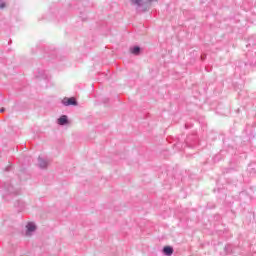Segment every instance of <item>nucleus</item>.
Returning a JSON list of instances; mask_svg holds the SVG:
<instances>
[{
    "mask_svg": "<svg viewBox=\"0 0 256 256\" xmlns=\"http://www.w3.org/2000/svg\"><path fill=\"white\" fill-rule=\"evenodd\" d=\"M67 124V116L63 115L58 119V125H65Z\"/></svg>",
    "mask_w": 256,
    "mask_h": 256,
    "instance_id": "obj_3",
    "label": "nucleus"
},
{
    "mask_svg": "<svg viewBox=\"0 0 256 256\" xmlns=\"http://www.w3.org/2000/svg\"><path fill=\"white\" fill-rule=\"evenodd\" d=\"M26 227H27L29 233H31V232L35 231V229H37V227L33 223H28Z\"/></svg>",
    "mask_w": 256,
    "mask_h": 256,
    "instance_id": "obj_4",
    "label": "nucleus"
},
{
    "mask_svg": "<svg viewBox=\"0 0 256 256\" xmlns=\"http://www.w3.org/2000/svg\"><path fill=\"white\" fill-rule=\"evenodd\" d=\"M130 51L133 55H139V51H141V48H139V46H136L132 48Z\"/></svg>",
    "mask_w": 256,
    "mask_h": 256,
    "instance_id": "obj_5",
    "label": "nucleus"
},
{
    "mask_svg": "<svg viewBox=\"0 0 256 256\" xmlns=\"http://www.w3.org/2000/svg\"><path fill=\"white\" fill-rule=\"evenodd\" d=\"M63 105L69 106V105H77V100L75 99V97H71V98H64L62 100Z\"/></svg>",
    "mask_w": 256,
    "mask_h": 256,
    "instance_id": "obj_1",
    "label": "nucleus"
},
{
    "mask_svg": "<svg viewBox=\"0 0 256 256\" xmlns=\"http://www.w3.org/2000/svg\"><path fill=\"white\" fill-rule=\"evenodd\" d=\"M39 165H40V167L45 168V167H47V161L39 158Z\"/></svg>",
    "mask_w": 256,
    "mask_h": 256,
    "instance_id": "obj_6",
    "label": "nucleus"
},
{
    "mask_svg": "<svg viewBox=\"0 0 256 256\" xmlns=\"http://www.w3.org/2000/svg\"><path fill=\"white\" fill-rule=\"evenodd\" d=\"M132 3H134L135 5H140L141 0H132Z\"/></svg>",
    "mask_w": 256,
    "mask_h": 256,
    "instance_id": "obj_7",
    "label": "nucleus"
},
{
    "mask_svg": "<svg viewBox=\"0 0 256 256\" xmlns=\"http://www.w3.org/2000/svg\"><path fill=\"white\" fill-rule=\"evenodd\" d=\"M1 111V113H3V111H5V109H2V110H0Z\"/></svg>",
    "mask_w": 256,
    "mask_h": 256,
    "instance_id": "obj_9",
    "label": "nucleus"
},
{
    "mask_svg": "<svg viewBox=\"0 0 256 256\" xmlns=\"http://www.w3.org/2000/svg\"><path fill=\"white\" fill-rule=\"evenodd\" d=\"M0 9H5V3H0Z\"/></svg>",
    "mask_w": 256,
    "mask_h": 256,
    "instance_id": "obj_8",
    "label": "nucleus"
},
{
    "mask_svg": "<svg viewBox=\"0 0 256 256\" xmlns=\"http://www.w3.org/2000/svg\"><path fill=\"white\" fill-rule=\"evenodd\" d=\"M174 251L175 250L172 246H164V248L162 249L163 255L165 256H173Z\"/></svg>",
    "mask_w": 256,
    "mask_h": 256,
    "instance_id": "obj_2",
    "label": "nucleus"
}]
</instances>
